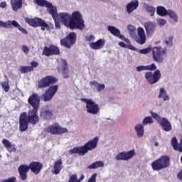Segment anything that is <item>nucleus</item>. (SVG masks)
<instances>
[{"mask_svg":"<svg viewBox=\"0 0 182 182\" xmlns=\"http://www.w3.org/2000/svg\"><path fill=\"white\" fill-rule=\"evenodd\" d=\"M28 103L33 107L29 109L28 112H23L20 114L19 116V132H26L30 124L36 126L39 123V115H38V111L41 106V96L36 93H33L29 96L28 99Z\"/></svg>","mask_w":182,"mask_h":182,"instance_id":"nucleus-1","label":"nucleus"},{"mask_svg":"<svg viewBox=\"0 0 182 182\" xmlns=\"http://www.w3.org/2000/svg\"><path fill=\"white\" fill-rule=\"evenodd\" d=\"M57 19L62 25L69 28L71 31H75V29L83 31L85 29V20L80 11H74L71 15L68 13H59Z\"/></svg>","mask_w":182,"mask_h":182,"instance_id":"nucleus-2","label":"nucleus"},{"mask_svg":"<svg viewBox=\"0 0 182 182\" xmlns=\"http://www.w3.org/2000/svg\"><path fill=\"white\" fill-rule=\"evenodd\" d=\"M55 83H58V78L52 75H47L38 81V89H46V87H48L42 95L43 102H50L55 95H56L59 86L53 85Z\"/></svg>","mask_w":182,"mask_h":182,"instance_id":"nucleus-3","label":"nucleus"},{"mask_svg":"<svg viewBox=\"0 0 182 182\" xmlns=\"http://www.w3.org/2000/svg\"><path fill=\"white\" fill-rule=\"evenodd\" d=\"M97 141H99V137L96 136L92 140L87 141L82 146H75L73 149L68 151L69 154H79V156H85L86 153L94 150L97 147Z\"/></svg>","mask_w":182,"mask_h":182,"instance_id":"nucleus-4","label":"nucleus"},{"mask_svg":"<svg viewBox=\"0 0 182 182\" xmlns=\"http://www.w3.org/2000/svg\"><path fill=\"white\" fill-rule=\"evenodd\" d=\"M151 166L154 171H159L170 167V156L167 155L161 156L158 159L154 161Z\"/></svg>","mask_w":182,"mask_h":182,"instance_id":"nucleus-5","label":"nucleus"},{"mask_svg":"<svg viewBox=\"0 0 182 182\" xmlns=\"http://www.w3.org/2000/svg\"><path fill=\"white\" fill-rule=\"evenodd\" d=\"M25 21L26 23L30 26H33V28L41 26V31H49L50 29L49 24L41 18H29V17H26Z\"/></svg>","mask_w":182,"mask_h":182,"instance_id":"nucleus-6","label":"nucleus"},{"mask_svg":"<svg viewBox=\"0 0 182 182\" xmlns=\"http://www.w3.org/2000/svg\"><path fill=\"white\" fill-rule=\"evenodd\" d=\"M167 55V50L161 47H154L152 48V58L155 62L163 63L164 55Z\"/></svg>","mask_w":182,"mask_h":182,"instance_id":"nucleus-7","label":"nucleus"},{"mask_svg":"<svg viewBox=\"0 0 182 182\" xmlns=\"http://www.w3.org/2000/svg\"><path fill=\"white\" fill-rule=\"evenodd\" d=\"M77 38V36L76 35V33L72 32L70 33L65 38L60 39V43L61 46H65V48H67V49H70L73 45L76 43Z\"/></svg>","mask_w":182,"mask_h":182,"instance_id":"nucleus-8","label":"nucleus"},{"mask_svg":"<svg viewBox=\"0 0 182 182\" xmlns=\"http://www.w3.org/2000/svg\"><path fill=\"white\" fill-rule=\"evenodd\" d=\"M81 102L86 103L87 112L90 114H97L99 113V105L96 104L93 100L87 98H82Z\"/></svg>","mask_w":182,"mask_h":182,"instance_id":"nucleus-9","label":"nucleus"},{"mask_svg":"<svg viewBox=\"0 0 182 182\" xmlns=\"http://www.w3.org/2000/svg\"><path fill=\"white\" fill-rule=\"evenodd\" d=\"M12 26H14V28H17L18 31H21L22 33H23L24 35H28V31L22 26H21V25L18 24L16 21L9 20L6 22L0 21V28H6V29H11L12 28Z\"/></svg>","mask_w":182,"mask_h":182,"instance_id":"nucleus-10","label":"nucleus"},{"mask_svg":"<svg viewBox=\"0 0 182 182\" xmlns=\"http://www.w3.org/2000/svg\"><path fill=\"white\" fill-rule=\"evenodd\" d=\"M46 132L47 133H50V134H57L60 135L64 133H68V130L66 128L62 127L59 124L55 123L51 125H49L46 129Z\"/></svg>","mask_w":182,"mask_h":182,"instance_id":"nucleus-11","label":"nucleus"},{"mask_svg":"<svg viewBox=\"0 0 182 182\" xmlns=\"http://www.w3.org/2000/svg\"><path fill=\"white\" fill-rule=\"evenodd\" d=\"M144 76L146 80L149 83V85H154L160 80L161 77V73H160V70H156L154 73L151 72H146Z\"/></svg>","mask_w":182,"mask_h":182,"instance_id":"nucleus-12","label":"nucleus"},{"mask_svg":"<svg viewBox=\"0 0 182 182\" xmlns=\"http://www.w3.org/2000/svg\"><path fill=\"white\" fill-rule=\"evenodd\" d=\"M42 55L47 56V58H49V56H53L55 55H60V50L59 49V47L53 44H50L49 47L45 46L43 48Z\"/></svg>","mask_w":182,"mask_h":182,"instance_id":"nucleus-13","label":"nucleus"},{"mask_svg":"<svg viewBox=\"0 0 182 182\" xmlns=\"http://www.w3.org/2000/svg\"><path fill=\"white\" fill-rule=\"evenodd\" d=\"M134 156H136V152L134 151V149H132L127 152L124 151L119 153L115 156V159L118 161L120 160L127 161V160H130V159H132V157H134Z\"/></svg>","mask_w":182,"mask_h":182,"instance_id":"nucleus-14","label":"nucleus"},{"mask_svg":"<svg viewBox=\"0 0 182 182\" xmlns=\"http://www.w3.org/2000/svg\"><path fill=\"white\" fill-rule=\"evenodd\" d=\"M31 168L28 164H21L18 168V171L19 174V178L22 181H26L28 178V173H29Z\"/></svg>","mask_w":182,"mask_h":182,"instance_id":"nucleus-15","label":"nucleus"},{"mask_svg":"<svg viewBox=\"0 0 182 182\" xmlns=\"http://www.w3.org/2000/svg\"><path fill=\"white\" fill-rule=\"evenodd\" d=\"M29 167L31 173L38 176L41 173V170L43 168V164L39 161H32L30 163Z\"/></svg>","mask_w":182,"mask_h":182,"instance_id":"nucleus-16","label":"nucleus"},{"mask_svg":"<svg viewBox=\"0 0 182 182\" xmlns=\"http://www.w3.org/2000/svg\"><path fill=\"white\" fill-rule=\"evenodd\" d=\"M137 31L138 36L135 38L136 43L139 45H144V43H146V33L144 32V28L139 27Z\"/></svg>","mask_w":182,"mask_h":182,"instance_id":"nucleus-17","label":"nucleus"},{"mask_svg":"<svg viewBox=\"0 0 182 182\" xmlns=\"http://www.w3.org/2000/svg\"><path fill=\"white\" fill-rule=\"evenodd\" d=\"M105 43H106V41L100 38L96 42L90 43L89 45L91 49H94L95 50H99V49H103V48L105 47Z\"/></svg>","mask_w":182,"mask_h":182,"instance_id":"nucleus-18","label":"nucleus"},{"mask_svg":"<svg viewBox=\"0 0 182 182\" xmlns=\"http://www.w3.org/2000/svg\"><path fill=\"white\" fill-rule=\"evenodd\" d=\"M158 123L164 132H171V123L168 122L167 118H161Z\"/></svg>","mask_w":182,"mask_h":182,"instance_id":"nucleus-19","label":"nucleus"},{"mask_svg":"<svg viewBox=\"0 0 182 182\" xmlns=\"http://www.w3.org/2000/svg\"><path fill=\"white\" fill-rule=\"evenodd\" d=\"M3 146L5 147V149H7V151L9 153H16V148H15L14 146V145H12V143H11V141H9V140L6 139H4L1 141Z\"/></svg>","mask_w":182,"mask_h":182,"instance_id":"nucleus-20","label":"nucleus"},{"mask_svg":"<svg viewBox=\"0 0 182 182\" xmlns=\"http://www.w3.org/2000/svg\"><path fill=\"white\" fill-rule=\"evenodd\" d=\"M139 8V1L132 0L127 5V14H132L133 11H136Z\"/></svg>","mask_w":182,"mask_h":182,"instance_id":"nucleus-21","label":"nucleus"},{"mask_svg":"<svg viewBox=\"0 0 182 182\" xmlns=\"http://www.w3.org/2000/svg\"><path fill=\"white\" fill-rule=\"evenodd\" d=\"M61 63L63 66L62 68V75L64 79H69V66L68 65V61L62 60Z\"/></svg>","mask_w":182,"mask_h":182,"instance_id":"nucleus-22","label":"nucleus"},{"mask_svg":"<svg viewBox=\"0 0 182 182\" xmlns=\"http://www.w3.org/2000/svg\"><path fill=\"white\" fill-rule=\"evenodd\" d=\"M109 32L112 33L114 36L119 38V39H123L124 36L121 34L120 30L113 26H108L107 27Z\"/></svg>","mask_w":182,"mask_h":182,"instance_id":"nucleus-23","label":"nucleus"},{"mask_svg":"<svg viewBox=\"0 0 182 182\" xmlns=\"http://www.w3.org/2000/svg\"><path fill=\"white\" fill-rule=\"evenodd\" d=\"M144 26L145 28L146 35H151L156 28V24L151 21L146 22Z\"/></svg>","mask_w":182,"mask_h":182,"instance_id":"nucleus-24","label":"nucleus"},{"mask_svg":"<svg viewBox=\"0 0 182 182\" xmlns=\"http://www.w3.org/2000/svg\"><path fill=\"white\" fill-rule=\"evenodd\" d=\"M63 165V161H62V159H60L55 161L54 163V166H53L54 170L53 171V173L56 175L59 174V173H60V171L63 168L62 167Z\"/></svg>","mask_w":182,"mask_h":182,"instance_id":"nucleus-25","label":"nucleus"},{"mask_svg":"<svg viewBox=\"0 0 182 182\" xmlns=\"http://www.w3.org/2000/svg\"><path fill=\"white\" fill-rule=\"evenodd\" d=\"M11 6L14 11V12H17L18 9L22 8V0H11L10 1Z\"/></svg>","mask_w":182,"mask_h":182,"instance_id":"nucleus-26","label":"nucleus"},{"mask_svg":"<svg viewBox=\"0 0 182 182\" xmlns=\"http://www.w3.org/2000/svg\"><path fill=\"white\" fill-rule=\"evenodd\" d=\"M171 146L173 149L176 151L182 153V145H178V141H177V137L174 136L171 139Z\"/></svg>","mask_w":182,"mask_h":182,"instance_id":"nucleus-27","label":"nucleus"},{"mask_svg":"<svg viewBox=\"0 0 182 182\" xmlns=\"http://www.w3.org/2000/svg\"><path fill=\"white\" fill-rule=\"evenodd\" d=\"M156 14L159 15V16H167V15H168V10L164 8V6H159L156 8Z\"/></svg>","mask_w":182,"mask_h":182,"instance_id":"nucleus-28","label":"nucleus"},{"mask_svg":"<svg viewBox=\"0 0 182 182\" xmlns=\"http://www.w3.org/2000/svg\"><path fill=\"white\" fill-rule=\"evenodd\" d=\"M134 129L138 137H143L144 136V127H143V124H136Z\"/></svg>","mask_w":182,"mask_h":182,"instance_id":"nucleus-29","label":"nucleus"},{"mask_svg":"<svg viewBox=\"0 0 182 182\" xmlns=\"http://www.w3.org/2000/svg\"><path fill=\"white\" fill-rule=\"evenodd\" d=\"M99 167H105V162L102 161H97L92 163L91 165L87 166V168L90 170H95L96 168H99Z\"/></svg>","mask_w":182,"mask_h":182,"instance_id":"nucleus-30","label":"nucleus"},{"mask_svg":"<svg viewBox=\"0 0 182 182\" xmlns=\"http://www.w3.org/2000/svg\"><path fill=\"white\" fill-rule=\"evenodd\" d=\"M33 1L38 6H46V8H50V6H52V3L46 0H33Z\"/></svg>","mask_w":182,"mask_h":182,"instance_id":"nucleus-31","label":"nucleus"},{"mask_svg":"<svg viewBox=\"0 0 182 182\" xmlns=\"http://www.w3.org/2000/svg\"><path fill=\"white\" fill-rule=\"evenodd\" d=\"M41 116L43 119H45V120H50L53 117V112L50 110H45L41 112Z\"/></svg>","mask_w":182,"mask_h":182,"instance_id":"nucleus-32","label":"nucleus"},{"mask_svg":"<svg viewBox=\"0 0 182 182\" xmlns=\"http://www.w3.org/2000/svg\"><path fill=\"white\" fill-rule=\"evenodd\" d=\"M49 10V14L53 16V18L54 21H56L58 19V16H59V14H58V10L56 8L53 6V5L51 4L50 7H47Z\"/></svg>","mask_w":182,"mask_h":182,"instance_id":"nucleus-33","label":"nucleus"},{"mask_svg":"<svg viewBox=\"0 0 182 182\" xmlns=\"http://www.w3.org/2000/svg\"><path fill=\"white\" fill-rule=\"evenodd\" d=\"M163 97L164 101L166 102L167 100H170V97L167 95H166V90L164 88L160 89V93L159 95V98L161 99Z\"/></svg>","mask_w":182,"mask_h":182,"instance_id":"nucleus-34","label":"nucleus"},{"mask_svg":"<svg viewBox=\"0 0 182 182\" xmlns=\"http://www.w3.org/2000/svg\"><path fill=\"white\" fill-rule=\"evenodd\" d=\"M168 15L169 18L173 19L174 22H178V17L174 11L171 9L168 10Z\"/></svg>","mask_w":182,"mask_h":182,"instance_id":"nucleus-35","label":"nucleus"},{"mask_svg":"<svg viewBox=\"0 0 182 182\" xmlns=\"http://www.w3.org/2000/svg\"><path fill=\"white\" fill-rule=\"evenodd\" d=\"M1 85L4 92H6V93L9 92V89H11V87H9V80L7 79L6 81L1 82Z\"/></svg>","mask_w":182,"mask_h":182,"instance_id":"nucleus-36","label":"nucleus"},{"mask_svg":"<svg viewBox=\"0 0 182 182\" xmlns=\"http://www.w3.org/2000/svg\"><path fill=\"white\" fill-rule=\"evenodd\" d=\"M20 72L22 74L33 72V68L31 66H21L20 68Z\"/></svg>","mask_w":182,"mask_h":182,"instance_id":"nucleus-37","label":"nucleus"},{"mask_svg":"<svg viewBox=\"0 0 182 182\" xmlns=\"http://www.w3.org/2000/svg\"><path fill=\"white\" fill-rule=\"evenodd\" d=\"M146 12L149 14L150 16H154V14H156V8L151 6H146Z\"/></svg>","mask_w":182,"mask_h":182,"instance_id":"nucleus-38","label":"nucleus"},{"mask_svg":"<svg viewBox=\"0 0 182 182\" xmlns=\"http://www.w3.org/2000/svg\"><path fill=\"white\" fill-rule=\"evenodd\" d=\"M128 32L130 35V36H134V34L136 33V28L134 26L132 25H129L127 26Z\"/></svg>","mask_w":182,"mask_h":182,"instance_id":"nucleus-39","label":"nucleus"},{"mask_svg":"<svg viewBox=\"0 0 182 182\" xmlns=\"http://www.w3.org/2000/svg\"><path fill=\"white\" fill-rule=\"evenodd\" d=\"M151 123H153V118L151 117H146L142 121L144 126H146V124H150Z\"/></svg>","mask_w":182,"mask_h":182,"instance_id":"nucleus-40","label":"nucleus"},{"mask_svg":"<svg viewBox=\"0 0 182 182\" xmlns=\"http://www.w3.org/2000/svg\"><path fill=\"white\" fill-rule=\"evenodd\" d=\"M151 50H153V48H151V46H149L147 48L139 50V52L142 55H146V53H150Z\"/></svg>","mask_w":182,"mask_h":182,"instance_id":"nucleus-41","label":"nucleus"},{"mask_svg":"<svg viewBox=\"0 0 182 182\" xmlns=\"http://www.w3.org/2000/svg\"><path fill=\"white\" fill-rule=\"evenodd\" d=\"M150 113L153 119H155V120H156L158 123L160 122L161 119H163L157 113L153 112L152 111H151Z\"/></svg>","mask_w":182,"mask_h":182,"instance_id":"nucleus-42","label":"nucleus"},{"mask_svg":"<svg viewBox=\"0 0 182 182\" xmlns=\"http://www.w3.org/2000/svg\"><path fill=\"white\" fill-rule=\"evenodd\" d=\"M1 182H16V177L12 176L7 179H4Z\"/></svg>","mask_w":182,"mask_h":182,"instance_id":"nucleus-43","label":"nucleus"},{"mask_svg":"<svg viewBox=\"0 0 182 182\" xmlns=\"http://www.w3.org/2000/svg\"><path fill=\"white\" fill-rule=\"evenodd\" d=\"M96 39V37L93 35H90L89 36H85V40L87 42H93Z\"/></svg>","mask_w":182,"mask_h":182,"instance_id":"nucleus-44","label":"nucleus"},{"mask_svg":"<svg viewBox=\"0 0 182 182\" xmlns=\"http://www.w3.org/2000/svg\"><path fill=\"white\" fill-rule=\"evenodd\" d=\"M157 69V66L156 64L152 63L150 65H146V70H156Z\"/></svg>","mask_w":182,"mask_h":182,"instance_id":"nucleus-45","label":"nucleus"},{"mask_svg":"<svg viewBox=\"0 0 182 182\" xmlns=\"http://www.w3.org/2000/svg\"><path fill=\"white\" fill-rule=\"evenodd\" d=\"M68 182H77V175L73 174L70 177Z\"/></svg>","mask_w":182,"mask_h":182,"instance_id":"nucleus-46","label":"nucleus"},{"mask_svg":"<svg viewBox=\"0 0 182 182\" xmlns=\"http://www.w3.org/2000/svg\"><path fill=\"white\" fill-rule=\"evenodd\" d=\"M143 70H147V67L146 65H140L136 67V72H143Z\"/></svg>","mask_w":182,"mask_h":182,"instance_id":"nucleus-47","label":"nucleus"},{"mask_svg":"<svg viewBox=\"0 0 182 182\" xmlns=\"http://www.w3.org/2000/svg\"><path fill=\"white\" fill-rule=\"evenodd\" d=\"M97 177V173H94L88 179L87 182H96V178Z\"/></svg>","mask_w":182,"mask_h":182,"instance_id":"nucleus-48","label":"nucleus"},{"mask_svg":"<svg viewBox=\"0 0 182 182\" xmlns=\"http://www.w3.org/2000/svg\"><path fill=\"white\" fill-rule=\"evenodd\" d=\"M165 23H166V19H164V18H159L158 20V25L159 26H164Z\"/></svg>","mask_w":182,"mask_h":182,"instance_id":"nucleus-49","label":"nucleus"},{"mask_svg":"<svg viewBox=\"0 0 182 182\" xmlns=\"http://www.w3.org/2000/svg\"><path fill=\"white\" fill-rule=\"evenodd\" d=\"M165 43L168 46H171V45H173V36H170L168 41H165Z\"/></svg>","mask_w":182,"mask_h":182,"instance_id":"nucleus-50","label":"nucleus"},{"mask_svg":"<svg viewBox=\"0 0 182 182\" xmlns=\"http://www.w3.org/2000/svg\"><path fill=\"white\" fill-rule=\"evenodd\" d=\"M106 86L105 84H98V87H97V92H102V90H105Z\"/></svg>","mask_w":182,"mask_h":182,"instance_id":"nucleus-51","label":"nucleus"},{"mask_svg":"<svg viewBox=\"0 0 182 182\" xmlns=\"http://www.w3.org/2000/svg\"><path fill=\"white\" fill-rule=\"evenodd\" d=\"M22 50L24 53H26V55H28V53H29V48H28V46H22Z\"/></svg>","mask_w":182,"mask_h":182,"instance_id":"nucleus-52","label":"nucleus"},{"mask_svg":"<svg viewBox=\"0 0 182 182\" xmlns=\"http://www.w3.org/2000/svg\"><path fill=\"white\" fill-rule=\"evenodd\" d=\"M38 66H39V63L36 61H31V68H38Z\"/></svg>","mask_w":182,"mask_h":182,"instance_id":"nucleus-53","label":"nucleus"},{"mask_svg":"<svg viewBox=\"0 0 182 182\" xmlns=\"http://www.w3.org/2000/svg\"><path fill=\"white\" fill-rule=\"evenodd\" d=\"M99 82H97V81L94 80V81H91L90 82V86H95V87H96L97 89V87L99 86Z\"/></svg>","mask_w":182,"mask_h":182,"instance_id":"nucleus-54","label":"nucleus"},{"mask_svg":"<svg viewBox=\"0 0 182 182\" xmlns=\"http://www.w3.org/2000/svg\"><path fill=\"white\" fill-rule=\"evenodd\" d=\"M54 21H55V29H60V21H59L58 19L54 20Z\"/></svg>","mask_w":182,"mask_h":182,"instance_id":"nucleus-55","label":"nucleus"},{"mask_svg":"<svg viewBox=\"0 0 182 182\" xmlns=\"http://www.w3.org/2000/svg\"><path fill=\"white\" fill-rule=\"evenodd\" d=\"M127 49H130V50L137 51V48H136V47H134V46H132V44H128V46H127Z\"/></svg>","mask_w":182,"mask_h":182,"instance_id":"nucleus-56","label":"nucleus"},{"mask_svg":"<svg viewBox=\"0 0 182 182\" xmlns=\"http://www.w3.org/2000/svg\"><path fill=\"white\" fill-rule=\"evenodd\" d=\"M119 46H121V48H127V46H128V44H126L124 43V42H119L118 43Z\"/></svg>","mask_w":182,"mask_h":182,"instance_id":"nucleus-57","label":"nucleus"},{"mask_svg":"<svg viewBox=\"0 0 182 182\" xmlns=\"http://www.w3.org/2000/svg\"><path fill=\"white\" fill-rule=\"evenodd\" d=\"M121 39H122V41H124V42H126V43H127L128 45L132 44V43L130 42V40H129L128 38H124H124H121Z\"/></svg>","mask_w":182,"mask_h":182,"instance_id":"nucleus-58","label":"nucleus"},{"mask_svg":"<svg viewBox=\"0 0 182 182\" xmlns=\"http://www.w3.org/2000/svg\"><path fill=\"white\" fill-rule=\"evenodd\" d=\"M0 8H6V1H2L0 4Z\"/></svg>","mask_w":182,"mask_h":182,"instance_id":"nucleus-59","label":"nucleus"},{"mask_svg":"<svg viewBox=\"0 0 182 182\" xmlns=\"http://www.w3.org/2000/svg\"><path fill=\"white\" fill-rule=\"evenodd\" d=\"M83 178H85V175H82L79 179H77V182H80L82 181V180H83Z\"/></svg>","mask_w":182,"mask_h":182,"instance_id":"nucleus-60","label":"nucleus"},{"mask_svg":"<svg viewBox=\"0 0 182 182\" xmlns=\"http://www.w3.org/2000/svg\"><path fill=\"white\" fill-rule=\"evenodd\" d=\"M178 146H182V139L180 140V144Z\"/></svg>","mask_w":182,"mask_h":182,"instance_id":"nucleus-61","label":"nucleus"},{"mask_svg":"<svg viewBox=\"0 0 182 182\" xmlns=\"http://www.w3.org/2000/svg\"><path fill=\"white\" fill-rule=\"evenodd\" d=\"M154 146H159V142H155Z\"/></svg>","mask_w":182,"mask_h":182,"instance_id":"nucleus-62","label":"nucleus"},{"mask_svg":"<svg viewBox=\"0 0 182 182\" xmlns=\"http://www.w3.org/2000/svg\"><path fill=\"white\" fill-rule=\"evenodd\" d=\"M1 102H2V100L0 99V105H1Z\"/></svg>","mask_w":182,"mask_h":182,"instance_id":"nucleus-63","label":"nucleus"},{"mask_svg":"<svg viewBox=\"0 0 182 182\" xmlns=\"http://www.w3.org/2000/svg\"><path fill=\"white\" fill-rule=\"evenodd\" d=\"M181 161H182V156L181 157Z\"/></svg>","mask_w":182,"mask_h":182,"instance_id":"nucleus-64","label":"nucleus"}]
</instances>
